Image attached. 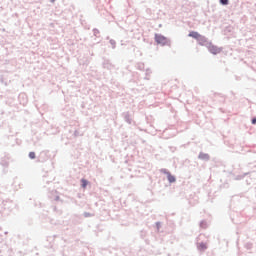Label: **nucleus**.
Wrapping results in <instances>:
<instances>
[{
	"instance_id": "obj_1",
	"label": "nucleus",
	"mask_w": 256,
	"mask_h": 256,
	"mask_svg": "<svg viewBox=\"0 0 256 256\" xmlns=\"http://www.w3.org/2000/svg\"><path fill=\"white\" fill-rule=\"evenodd\" d=\"M208 50L212 53V55H218V53L221 52L220 48H217V46H213V45L209 46Z\"/></svg>"
},
{
	"instance_id": "obj_2",
	"label": "nucleus",
	"mask_w": 256,
	"mask_h": 256,
	"mask_svg": "<svg viewBox=\"0 0 256 256\" xmlns=\"http://www.w3.org/2000/svg\"><path fill=\"white\" fill-rule=\"evenodd\" d=\"M189 37H192L193 39H205L201 34L195 31L190 32Z\"/></svg>"
},
{
	"instance_id": "obj_3",
	"label": "nucleus",
	"mask_w": 256,
	"mask_h": 256,
	"mask_svg": "<svg viewBox=\"0 0 256 256\" xmlns=\"http://www.w3.org/2000/svg\"><path fill=\"white\" fill-rule=\"evenodd\" d=\"M167 175V180L169 181V183H175L176 179L175 176L171 175V173H166Z\"/></svg>"
},
{
	"instance_id": "obj_4",
	"label": "nucleus",
	"mask_w": 256,
	"mask_h": 256,
	"mask_svg": "<svg viewBox=\"0 0 256 256\" xmlns=\"http://www.w3.org/2000/svg\"><path fill=\"white\" fill-rule=\"evenodd\" d=\"M81 183H82L83 189H85V187H87V185H89V182L87 180H85V179H82Z\"/></svg>"
},
{
	"instance_id": "obj_5",
	"label": "nucleus",
	"mask_w": 256,
	"mask_h": 256,
	"mask_svg": "<svg viewBox=\"0 0 256 256\" xmlns=\"http://www.w3.org/2000/svg\"><path fill=\"white\" fill-rule=\"evenodd\" d=\"M222 5H229V0H220Z\"/></svg>"
},
{
	"instance_id": "obj_6",
	"label": "nucleus",
	"mask_w": 256,
	"mask_h": 256,
	"mask_svg": "<svg viewBox=\"0 0 256 256\" xmlns=\"http://www.w3.org/2000/svg\"><path fill=\"white\" fill-rule=\"evenodd\" d=\"M29 157L30 159H35V152H30Z\"/></svg>"
},
{
	"instance_id": "obj_7",
	"label": "nucleus",
	"mask_w": 256,
	"mask_h": 256,
	"mask_svg": "<svg viewBox=\"0 0 256 256\" xmlns=\"http://www.w3.org/2000/svg\"><path fill=\"white\" fill-rule=\"evenodd\" d=\"M256 124V118L252 119V125Z\"/></svg>"
},
{
	"instance_id": "obj_8",
	"label": "nucleus",
	"mask_w": 256,
	"mask_h": 256,
	"mask_svg": "<svg viewBox=\"0 0 256 256\" xmlns=\"http://www.w3.org/2000/svg\"><path fill=\"white\" fill-rule=\"evenodd\" d=\"M200 247H202V249H206L207 247H205V245L201 244Z\"/></svg>"
},
{
	"instance_id": "obj_9",
	"label": "nucleus",
	"mask_w": 256,
	"mask_h": 256,
	"mask_svg": "<svg viewBox=\"0 0 256 256\" xmlns=\"http://www.w3.org/2000/svg\"><path fill=\"white\" fill-rule=\"evenodd\" d=\"M163 41H165V38L162 37V43H163Z\"/></svg>"
}]
</instances>
